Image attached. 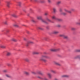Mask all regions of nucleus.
<instances>
[{
    "instance_id": "f257e3e1",
    "label": "nucleus",
    "mask_w": 80,
    "mask_h": 80,
    "mask_svg": "<svg viewBox=\"0 0 80 80\" xmlns=\"http://www.w3.org/2000/svg\"><path fill=\"white\" fill-rule=\"evenodd\" d=\"M44 58H49L48 56H44L42 55L41 57L40 58V60H42V61H43L44 62H47V60L46 59H44Z\"/></svg>"
},
{
    "instance_id": "f03ea898",
    "label": "nucleus",
    "mask_w": 80,
    "mask_h": 80,
    "mask_svg": "<svg viewBox=\"0 0 80 80\" xmlns=\"http://www.w3.org/2000/svg\"><path fill=\"white\" fill-rule=\"evenodd\" d=\"M37 18L38 20H40L41 22L42 23H46V24H47V22L44 20V19H43L41 16H38L37 17Z\"/></svg>"
},
{
    "instance_id": "7ed1b4c3",
    "label": "nucleus",
    "mask_w": 80,
    "mask_h": 80,
    "mask_svg": "<svg viewBox=\"0 0 80 80\" xmlns=\"http://www.w3.org/2000/svg\"><path fill=\"white\" fill-rule=\"evenodd\" d=\"M51 52H57V51H58L60 50V49H52L50 50Z\"/></svg>"
},
{
    "instance_id": "20e7f679",
    "label": "nucleus",
    "mask_w": 80,
    "mask_h": 80,
    "mask_svg": "<svg viewBox=\"0 0 80 80\" xmlns=\"http://www.w3.org/2000/svg\"><path fill=\"white\" fill-rule=\"evenodd\" d=\"M64 10L65 12H67V13H72V12L70 11H68V10H67L66 9H64Z\"/></svg>"
},
{
    "instance_id": "39448f33",
    "label": "nucleus",
    "mask_w": 80,
    "mask_h": 80,
    "mask_svg": "<svg viewBox=\"0 0 80 80\" xmlns=\"http://www.w3.org/2000/svg\"><path fill=\"white\" fill-rule=\"evenodd\" d=\"M37 29L38 30H44V29L42 28V27L41 26L38 27Z\"/></svg>"
},
{
    "instance_id": "423d86ee",
    "label": "nucleus",
    "mask_w": 80,
    "mask_h": 80,
    "mask_svg": "<svg viewBox=\"0 0 80 80\" xmlns=\"http://www.w3.org/2000/svg\"><path fill=\"white\" fill-rule=\"evenodd\" d=\"M54 63L56 65H58V66H61V64L57 62H54Z\"/></svg>"
},
{
    "instance_id": "0eeeda50",
    "label": "nucleus",
    "mask_w": 80,
    "mask_h": 80,
    "mask_svg": "<svg viewBox=\"0 0 80 80\" xmlns=\"http://www.w3.org/2000/svg\"><path fill=\"white\" fill-rule=\"evenodd\" d=\"M62 77L63 78H68V77H69V76L68 75H63L62 76Z\"/></svg>"
},
{
    "instance_id": "6e6552de",
    "label": "nucleus",
    "mask_w": 80,
    "mask_h": 80,
    "mask_svg": "<svg viewBox=\"0 0 80 80\" xmlns=\"http://www.w3.org/2000/svg\"><path fill=\"white\" fill-rule=\"evenodd\" d=\"M24 74H25V75H29V74H30V73H29V72L26 71L24 72Z\"/></svg>"
},
{
    "instance_id": "1a4fd4ad",
    "label": "nucleus",
    "mask_w": 80,
    "mask_h": 80,
    "mask_svg": "<svg viewBox=\"0 0 80 80\" xmlns=\"http://www.w3.org/2000/svg\"><path fill=\"white\" fill-rule=\"evenodd\" d=\"M63 38H64V39H68V37L67 36L64 35Z\"/></svg>"
},
{
    "instance_id": "9d476101",
    "label": "nucleus",
    "mask_w": 80,
    "mask_h": 80,
    "mask_svg": "<svg viewBox=\"0 0 80 80\" xmlns=\"http://www.w3.org/2000/svg\"><path fill=\"white\" fill-rule=\"evenodd\" d=\"M48 75L49 78H52V74H51V73H48Z\"/></svg>"
},
{
    "instance_id": "9b49d317",
    "label": "nucleus",
    "mask_w": 80,
    "mask_h": 80,
    "mask_svg": "<svg viewBox=\"0 0 80 80\" xmlns=\"http://www.w3.org/2000/svg\"><path fill=\"white\" fill-rule=\"evenodd\" d=\"M76 25H80V19H79L78 22H76Z\"/></svg>"
},
{
    "instance_id": "f8f14e48",
    "label": "nucleus",
    "mask_w": 80,
    "mask_h": 80,
    "mask_svg": "<svg viewBox=\"0 0 80 80\" xmlns=\"http://www.w3.org/2000/svg\"><path fill=\"white\" fill-rule=\"evenodd\" d=\"M58 33H59V32L57 31H54L53 32V33L54 34H58Z\"/></svg>"
},
{
    "instance_id": "ddd939ff",
    "label": "nucleus",
    "mask_w": 80,
    "mask_h": 80,
    "mask_svg": "<svg viewBox=\"0 0 80 80\" xmlns=\"http://www.w3.org/2000/svg\"><path fill=\"white\" fill-rule=\"evenodd\" d=\"M52 19H53V20H56L57 19L56 17L55 16H53L52 17Z\"/></svg>"
},
{
    "instance_id": "4468645a",
    "label": "nucleus",
    "mask_w": 80,
    "mask_h": 80,
    "mask_svg": "<svg viewBox=\"0 0 80 80\" xmlns=\"http://www.w3.org/2000/svg\"><path fill=\"white\" fill-rule=\"evenodd\" d=\"M10 2H7V7H10Z\"/></svg>"
},
{
    "instance_id": "2eb2a0df",
    "label": "nucleus",
    "mask_w": 80,
    "mask_h": 80,
    "mask_svg": "<svg viewBox=\"0 0 80 80\" xmlns=\"http://www.w3.org/2000/svg\"><path fill=\"white\" fill-rule=\"evenodd\" d=\"M56 20H57V21H58L59 22H60L62 21V20L61 19L56 18Z\"/></svg>"
},
{
    "instance_id": "dca6fc26",
    "label": "nucleus",
    "mask_w": 80,
    "mask_h": 80,
    "mask_svg": "<svg viewBox=\"0 0 80 80\" xmlns=\"http://www.w3.org/2000/svg\"><path fill=\"white\" fill-rule=\"evenodd\" d=\"M60 3H61V1H58V2H57L56 3L58 5H60Z\"/></svg>"
},
{
    "instance_id": "f3484780",
    "label": "nucleus",
    "mask_w": 80,
    "mask_h": 80,
    "mask_svg": "<svg viewBox=\"0 0 80 80\" xmlns=\"http://www.w3.org/2000/svg\"><path fill=\"white\" fill-rule=\"evenodd\" d=\"M1 48H5L6 46L4 45H1L0 46Z\"/></svg>"
},
{
    "instance_id": "a211bd4d",
    "label": "nucleus",
    "mask_w": 80,
    "mask_h": 80,
    "mask_svg": "<svg viewBox=\"0 0 80 80\" xmlns=\"http://www.w3.org/2000/svg\"><path fill=\"white\" fill-rule=\"evenodd\" d=\"M6 76L8 78H11V77H12V76H10L8 74H6Z\"/></svg>"
},
{
    "instance_id": "6ab92c4d",
    "label": "nucleus",
    "mask_w": 80,
    "mask_h": 80,
    "mask_svg": "<svg viewBox=\"0 0 80 80\" xmlns=\"http://www.w3.org/2000/svg\"><path fill=\"white\" fill-rule=\"evenodd\" d=\"M53 10L54 12V13H55L57 12V10H56V8H53Z\"/></svg>"
},
{
    "instance_id": "aec40b11",
    "label": "nucleus",
    "mask_w": 80,
    "mask_h": 80,
    "mask_svg": "<svg viewBox=\"0 0 80 80\" xmlns=\"http://www.w3.org/2000/svg\"><path fill=\"white\" fill-rule=\"evenodd\" d=\"M25 61L26 62H28L29 61H30V60H29V59H28V58H26V59H25Z\"/></svg>"
},
{
    "instance_id": "412c9836",
    "label": "nucleus",
    "mask_w": 80,
    "mask_h": 80,
    "mask_svg": "<svg viewBox=\"0 0 80 80\" xmlns=\"http://www.w3.org/2000/svg\"><path fill=\"white\" fill-rule=\"evenodd\" d=\"M61 15H67V13L65 12H61Z\"/></svg>"
},
{
    "instance_id": "4be33fe9",
    "label": "nucleus",
    "mask_w": 80,
    "mask_h": 80,
    "mask_svg": "<svg viewBox=\"0 0 80 80\" xmlns=\"http://www.w3.org/2000/svg\"><path fill=\"white\" fill-rule=\"evenodd\" d=\"M75 52H80V49H76Z\"/></svg>"
},
{
    "instance_id": "5701e85b",
    "label": "nucleus",
    "mask_w": 80,
    "mask_h": 80,
    "mask_svg": "<svg viewBox=\"0 0 80 80\" xmlns=\"http://www.w3.org/2000/svg\"><path fill=\"white\" fill-rule=\"evenodd\" d=\"M19 6V7H20L21 6V4H22V3L20 2H17Z\"/></svg>"
},
{
    "instance_id": "b1692460",
    "label": "nucleus",
    "mask_w": 80,
    "mask_h": 80,
    "mask_svg": "<svg viewBox=\"0 0 80 80\" xmlns=\"http://www.w3.org/2000/svg\"><path fill=\"white\" fill-rule=\"evenodd\" d=\"M33 54H36V55H38V54H39V52H34L33 53Z\"/></svg>"
},
{
    "instance_id": "393cba45",
    "label": "nucleus",
    "mask_w": 80,
    "mask_h": 80,
    "mask_svg": "<svg viewBox=\"0 0 80 80\" xmlns=\"http://www.w3.org/2000/svg\"><path fill=\"white\" fill-rule=\"evenodd\" d=\"M51 72H52V73H56L55 71L53 70H51Z\"/></svg>"
},
{
    "instance_id": "a878e982",
    "label": "nucleus",
    "mask_w": 80,
    "mask_h": 80,
    "mask_svg": "<svg viewBox=\"0 0 80 80\" xmlns=\"http://www.w3.org/2000/svg\"><path fill=\"white\" fill-rule=\"evenodd\" d=\"M46 20L47 21H48V22H51V20H50V19H48V18H46Z\"/></svg>"
},
{
    "instance_id": "bb28decb",
    "label": "nucleus",
    "mask_w": 80,
    "mask_h": 80,
    "mask_svg": "<svg viewBox=\"0 0 80 80\" xmlns=\"http://www.w3.org/2000/svg\"><path fill=\"white\" fill-rule=\"evenodd\" d=\"M14 27H18V25L17 24H14L13 25Z\"/></svg>"
},
{
    "instance_id": "cd10ccee",
    "label": "nucleus",
    "mask_w": 80,
    "mask_h": 80,
    "mask_svg": "<svg viewBox=\"0 0 80 80\" xmlns=\"http://www.w3.org/2000/svg\"><path fill=\"white\" fill-rule=\"evenodd\" d=\"M7 56H9V55H11V53L10 52H8L7 53Z\"/></svg>"
},
{
    "instance_id": "c85d7f7f",
    "label": "nucleus",
    "mask_w": 80,
    "mask_h": 80,
    "mask_svg": "<svg viewBox=\"0 0 80 80\" xmlns=\"http://www.w3.org/2000/svg\"><path fill=\"white\" fill-rule=\"evenodd\" d=\"M12 40L14 42H17V40L15 39H12Z\"/></svg>"
},
{
    "instance_id": "c756f323",
    "label": "nucleus",
    "mask_w": 80,
    "mask_h": 80,
    "mask_svg": "<svg viewBox=\"0 0 80 80\" xmlns=\"http://www.w3.org/2000/svg\"><path fill=\"white\" fill-rule=\"evenodd\" d=\"M12 17H17V15H16L15 14H12Z\"/></svg>"
},
{
    "instance_id": "7c9ffc66",
    "label": "nucleus",
    "mask_w": 80,
    "mask_h": 80,
    "mask_svg": "<svg viewBox=\"0 0 80 80\" xmlns=\"http://www.w3.org/2000/svg\"><path fill=\"white\" fill-rule=\"evenodd\" d=\"M71 12H74V11H75V9H73V8H72L71 9Z\"/></svg>"
},
{
    "instance_id": "2f4dec72",
    "label": "nucleus",
    "mask_w": 80,
    "mask_h": 80,
    "mask_svg": "<svg viewBox=\"0 0 80 80\" xmlns=\"http://www.w3.org/2000/svg\"><path fill=\"white\" fill-rule=\"evenodd\" d=\"M38 74H39V75H43V74L42 72H38Z\"/></svg>"
},
{
    "instance_id": "473e14b6",
    "label": "nucleus",
    "mask_w": 80,
    "mask_h": 80,
    "mask_svg": "<svg viewBox=\"0 0 80 80\" xmlns=\"http://www.w3.org/2000/svg\"><path fill=\"white\" fill-rule=\"evenodd\" d=\"M28 43H33V42H32V41H29L28 43Z\"/></svg>"
},
{
    "instance_id": "72a5a7b5",
    "label": "nucleus",
    "mask_w": 80,
    "mask_h": 80,
    "mask_svg": "<svg viewBox=\"0 0 80 80\" xmlns=\"http://www.w3.org/2000/svg\"><path fill=\"white\" fill-rule=\"evenodd\" d=\"M45 2V1L44 0H42L40 1V2H41V3H44Z\"/></svg>"
},
{
    "instance_id": "f704fd0d",
    "label": "nucleus",
    "mask_w": 80,
    "mask_h": 80,
    "mask_svg": "<svg viewBox=\"0 0 80 80\" xmlns=\"http://www.w3.org/2000/svg\"><path fill=\"white\" fill-rule=\"evenodd\" d=\"M7 65H8V67H10L11 65V64L9 63H8L7 64Z\"/></svg>"
},
{
    "instance_id": "c9c22d12",
    "label": "nucleus",
    "mask_w": 80,
    "mask_h": 80,
    "mask_svg": "<svg viewBox=\"0 0 80 80\" xmlns=\"http://www.w3.org/2000/svg\"><path fill=\"white\" fill-rule=\"evenodd\" d=\"M60 37H62L63 38V36H64V35H62V34H60L59 35Z\"/></svg>"
},
{
    "instance_id": "e433bc0d",
    "label": "nucleus",
    "mask_w": 80,
    "mask_h": 80,
    "mask_svg": "<svg viewBox=\"0 0 80 80\" xmlns=\"http://www.w3.org/2000/svg\"><path fill=\"white\" fill-rule=\"evenodd\" d=\"M38 78H40V79H41V80H43V78H41L40 77H38Z\"/></svg>"
},
{
    "instance_id": "4c0bfd02",
    "label": "nucleus",
    "mask_w": 80,
    "mask_h": 80,
    "mask_svg": "<svg viewBox=\"0 0 80 80\" xmlns=\"http://www.w3.org/2000/svg\"><path fill=\"white\" fill-rule=\"evenodd\" d=\"M71 30H75V28H71Z\"/></svg>"
},
{
    "instance_id": "58836bf2",
    "label": "nucleus",
    "mask_w": 80,
    "mask_h": 80,
    "mask_svg": "<svg viewBox=\"0 0 80 80\" xmlns=\"http://www.w3.org/2000/svg\"><path fill=\"white\" fill-rule=\"evenodd\" d=\"M32 74H34V75H35V74H36V73H35V72H32Z\"/></svg>"
},
{
    "instance_id": "ea45409f",
    "label": "nucleus",
    "mask_w": 80,
    "mask_h": 80,
    "mask_svg": "<svg viewBox=\"0 0 80 80\" xmlns=\"http://www.w3.org/2000/svg\"><path fill=\"white\" fill-rule=\"evenodd\" d=\"M42 80H48V79H47V78H43V79Z\"/></svg>"
},
{
    "instance_id": "a19ab883",
    "label": "nucleus",
    "mask_w": 80,
    "mask_h": 80,
    "mask_svg": "<svg viewBox=\"0 0 80 80\" xmlns=\"http://www.w3.org/2000/svg\"><path fill=\"white\" fill-rule=\"evenodd\" d=\"M60 12H62V9L60 8L59 9Z\"/></svg>"
},
{
    "instance_id": "79ce46f5",
    "label": "nucleus",
    "mask_w": 80,
    "mask_h": 80,
    "mask_svg": "<svg viewBox=\"0 0 80 80\" xmlns=\"http://www.w3.org/2000/svg\"><path fill=\"white\" fill-rule=\"evenodd\" d=\"M46 28H47V29H48H48H49V27H48V26Z\"/></svg>"
},
{
    "instance_id": "37998d69",
    "label": "nucleus",
    "mask_w": 80,
    "mask_h": 80,
    "mask_svg": "<svg viewBox=\"0 0 80 80\" xmlns=\"http://www.w3.org/2000/svg\"><path fill=\"white\" fill-rule=\"evenodd\" d=\"M48 2L49 3H50L51 2V0H48Z\"/></svg>"
},
{
    "instance_id": "c03bdc74",
    "label": "nucleus",
    "mask_w": 80,
    "mask_h": 80,
    "mask_svg": "<svg viewBox=\"0 0 80 80\" xmlns=\"http://www.w3.org/2000/svg\"><path fill=\"white\" fill-rule=\"evenodd\" d=\"M58 27H61V26L60 25H58L57 26Z\"/></svg>"
},
{
    "instance_id": "a18cd8bd",
    "label": "nucleus",
    "mask_w": 80,
    "mask_h": 80,
    "mask_svg": "<svg viewBox=\"0 0 80 80\" xmlns=\"http://www.w3.org/2000/svg\"><path fill=\"white\" fill-rule=\"evenodd\" d=\"M7 22L6 21L4 22V24H7Z\"/></svg>"
},
{
    "instance_id": "49530a36",
    "label": "nucleus",
    "mask_w": 80,
    "mask_h": 80,
    "mask_svg": "<svg viewBox=\"0 0 80 80\" xmlns=\"http://www.w3.org/2000/svg\"><path fill=\"white\" fill-rule=\"evenodd\" d=\"M43 54H44V55H46V54H47V53L46 52H44L43 53Z\"/></svg>"
},
{
    "instance_id": "de8ad7c7",
    "label": "nucleus",
    "mask_w": 80,
    "mask_h": 80,
    "mask_svg": "<svg viewBox=\"0 0 80 80\" xmlns=\"http://www.w3.org/2000/svg\"><path fill=\"white\" fill-rule=\"evenodd\" d=\"M45 15H48V13H45Z\"/></svg>"
},
{
    "instance_id": "09e8293b",
    "label": "nucleus",
    "mask_w": 80,
    "mask_h": 80,
    "mask_svg": "<svg viewBox=\"0 0 80 80\" xmlns=\"http://www.w3.org/2000/svg\"><path fill=\"white\" fill-rule=\"evenodd\" d=\"M55 80H58V79L57 78H55V79H54Z\"/></svg>"
},
{
    "instance_id": "8fccbe9b",
    "label": "nucleus",
    "mask_w": 80,
    "mask_h": 80,
    "mask_svg": "<svg viewBox=\"0 0 80 80\" xmlns=\"http://www.w3.org/2000/svg\"><path fill=\"white\" fill-rule=\"evenodd\" d=\"M32 22H35V21L33 20H32Z\"/></svg>"
},
{
    "instance_id": "3c124183",
    "label": "nucleus",
    "mask_w": 80,
    "mask_h": 80,
    "mask_svg": "<svg viewBox=\"0 0 80 80\" xmlns=\"http://www.w3.org/2000/svg\"><path fill=\"white\" fill-rule=\"evenodd\" d=\"M3 72H7V71H6V70H4V71H3Z\"/></svg>"
},
{
    "instance_id": "603ef678",
    "label": "nucleus",
    "mask_w": 80,
    "mask_h": 80,
    "mask_svg": "<svg viewBox=\"0 0 80 80\" xmlns=\"http://www.w3.org/2000/svg\"><path fill=\"white\" fill-rule=\"evenodd\" d=\"M78 57H79V56H77V58H78Z\"/></svg>"
},
{
    "instance_id": "864d4df0",
    "label": "nucleus",
    "mask_w": 80,
    "mask_h": 80,
    "mask_svg": "<svg viewBox=\"0 0 80 80\" xmlns=\"http://www.w3.org/2000/svg\"><path fill=\"white\" fill-rule=\"evenodd\" d=\"M24 40H25L26 39H25V38H24Z\"/></svg>"
},
{
    "instance_id": "5fc2aeb1",
    "label": "nucleus",
    "mask_w": 80,
    "mask_h": 80,
    "mask_svg": "<svg viewBox=\"0 0 80 80\" xmlns=\"http://www.w3.org/2000/svg\"><path fill=\"white\" fill-rule=\"evenodd\" d=\"M28 44L27 45V46H28Z\"/></svg>"
},
{
    "instance_id": "6e6d98bb",
    "label": "nucleus",
    "mask_w": 80,
    "mask_h": 80,
    "mask_svg": "<svg viewBox=\"0 0 80 80\" xmlns=\"http://www.w3.org/2000/svg\"><path fill=\"white\" fill-rule=\"evenodd\" d=\"M1 2H0V3Z\"/></svg>"
}]
</instances>
